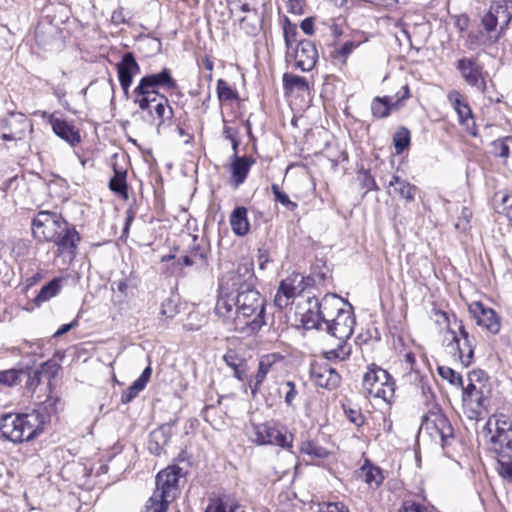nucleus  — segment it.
<instances>
[{"label":"nucleus","instance_id":"1","mask_svg":"<svg viewBox=\"0 0 512 512\" xmlns=\"http://www.w3.org/2000/svg\"><path fill=\"white\" fill-rule=\"evenodd\" d=\"M43 425V416L37 411L24 414L8 413L0 417V435L13 443H22L34 439L41 433Z\"/></svg>","mask_w":512,"mask_h":512},{"label":"nucleus","instance_id":"2","mask_svg":"<svg viewBox=\"0 0 512 512\" xmlns=\"http://www.w3.org/2000/svg\"><path fill=\"white\" fill-rule=\"evenodd\" d=\"M489 449L499 457V464L512 460V422L504 414L490 417L484 427Z\"/></svg>","mask_w":512,"mask_h":512},{"label":"nucleus","instance_id":"3","mask_svg":"<svg viewBox=\"0 0 512 512\" xmlns=\"http://www.w3.org/2000/svg\"><path fill=\"white\" fill-rule=\"evenodd\" d=\"M160 88L174 90L178 88L176 80L172 77L171 71L167 68L158 73L147 74L143 76L132 92L133 103H138L146 107L150 96H161Z\"/></svg>","mask_w":512,"mask_h":512},{"label":"nucleus","instance_id":"4","mask_svg":"<svg viewBox=\"0 0 512 512\" xmlns=\"http://www.w3.org/2000/svg\"><path fill=\"white\" fill-rule=\"evenodd\" d=\"M362 387L368 397L390 403L395 394V381L383 368L376 364L368 366L363 375Z\"/></svg>","mask_w":512,"mask_h":512},{"label":"nucleus","instance_id":"5","mask_svg":"<svg viewBox=\"0 0 512 512\" xmlns=\"http://www.w3.org/2000/svg\"><path fill=\"white\" fill-rule=\"evenodd\" d=\"M134 104L138 109L132 113V116L139 117L150 126L155 125L158 130L167 122H170L174 116L173 109L165 95L150 96L147 108L142 107L139 102Z\"/></svg>","mask_w":512,"mask_h":512},{"label":"nucleus","instance_id":"6","mask_svg":"<svg viewBox=\"0 0 512 512\" xmlns=\"http://www.w3.org/2000/svg\"><path fill=\"white\" fill-rule=\"evenodd\" d=\"M256 277L253 262L240 263L235 271L229 272L220 283V289L226 296L249 292L255 289Z\"/></svg>","mask_w":512,"mask_h":512},{"label":"nucleus","instance_id":"7","mask_svg":"<svg viewBox=\"0 0 512 512\" xmlns=\"http://www.w3.org/2000/svg\"><path fill=\"white\" fill-rule=\"evenodd\" d=\"M462 389L463 404L474 413H480L481 409L486 408L489 402L490 388L479 378V373L469 374V383Z\"/></svg>","mask_w":512,"mask_h":512},{"label":"nucleus","instance_id":"8","mask_svg":"<svg viewBox=\"0 0 512 512\" xmlns=\"http://www.w3.org/2000/svg\"><path fill=\"white\" fill-rule=\"evenodd\" d=\"M181 477H183V471L177 465H170L161 470L155 479L154 500L160 498L171 503L177 497Z\"/></svg>","mask_w":512,"mask_h":512},{"label":"nucleus","instance_id":"9","mask_svg":"<svg viewBox=\"0 0 512 512\" xmlns=\"http://www.w3.org/2000/svg\"><path fill=\"white\" fill-rule=\"evenodd\" d=\"M65 219L56 212L39 211L32 220V233L40 242H50L56 237Z\"/></svg>","mask_w":512,"mask_h":512},{"label":"nucleus","instance_id":"10","mask_svg":"<svg viewBox=\"0 0 512 512\" xmlns=\"http://www.w3.org/2000/svg\"><path fill=\"white\" fill-rule=\"evenodd\" d=\"M31 121L23 113H9L0 122L1 138L4 141L22 140L28 131H32Z\"/></svg>","mask_w":512,"mask_h":512},{"label":"nucleus","instance_id":"11","mask_svg":"<svg viewBox=\"0 0 512 512\" xmlns=\"http://www.w3.org/2000/svg\"><path fill=\"white\" fill-rule=\"evenodd\" d=\"M421 428L426 429L432 437H439L442 447L450 445L454 438V429L448 418L442 413H430L423 416Z\"/></svg>","mask_w":512,"mask_h":512},{"label":"nucleus","instance_id":"12","mask_svg":"<svg viewBox=\"0 0 512 512\" xmlns=\"http://www.w3.org/2000/svg\"><path fill=\"white\" fill-rule=\"evenodd\" d=\"M211 247L210 242L205 237L199 238L193 236L192 244L189 246L185 255L181 257L179 263L184 266L196 265L198 268H207L209 266V255Z\"/></svg>","mask_w":512,"mask_h":512},{"label":"nucleus","instance_id":"13","mask_svg":"<svg viewBox=\"0 0 512 512\" xmlns=\"http://www.w3.org/2000/svg\"><path fill=\"white\" fill-rule=\"evenodd\" d=\"M235 299L238 317L249 318L256 314L254 320L263 318L265 312L264 300L256 289L235 295Z\"/></svg>","mask_w":512,"mask_h":512},{"label":"nucleus","instance_id":"14","mask_svg":"<svg viewBox=\"0 0 512 512\" xmlns=\"http://www.w3.org/2000/svg\"><path fill=\"white\" fill-rule=\"evenodd\" d=\"M81 237L75 227L69 224L66 220L61 228L56 233V237L50 242H53L57 247L58 255L67 254L70 258L76 255L77 246Z\"/></svg>","mask_w":512,"mask_h":512},{"label":"nucleus","instance_id":"15","mask_svg":"<svg viewBox=\"0 0 512 512\" xmlns=\"http://www.w3.org/2000/svg\"><path fill=\"white\" fill-rule=\"evenodd\" d=\"M118 80L123 91L124 97H130V87L133 77L140 73V66L132 52H127L122 56L120 62L116 64Z\"/></svg>","mask_w":512,"mask_h":512},{"label":"nucleus","instance_id":"16","mask_svg":"<svg viewBox=\"0 0 512 512\" xmlns=\"http://www.w3.org/2000/svg\"><path fill=\"white\" fill-rule=\"evenodd\" d=\"M310 375L317 386L328 390L336 389L341 382L340 374L326 362H312Z\"/></svg>","mask_w":512,"mask_h":512},{"label":"nucleus","instance_id":"17","mask_svg":"<svg viewBox=\"0 0 512 512\" xmlns=\"http://www.w3.org/2000/svg\"><path fill=\"white\" fill-rule=\"evenodd\" d=\"M293 50L295 67L303 72L311 71L318 60L316 45L311 40H300Z\"/></svg>","mask_w":512,"mask_h":512},{"label":"nucleus","instance_id":"18","mask_svg":"<svg viewBox=\"0 0 512 512\" xmlns=\"http://www.w3.org/2000/svg\"><path fill=\"white\" fill-rule=\"evenodd\" d=\"M304 290L303 277L299 274L291 275L280 282L274 298V304L279 309L285 308L297 294Z\"/></svg>","mask_w":512,"mask_h":512},{"label":"nucleus","instance_id":"19","mask_svg":"<svg viewBox=\"0 0 512 512\" xmlns=\"http://www.w3.org/2000/svg\"><path fill=\"white\" fill-rule=\"evenodd\" d=\"M457 69L467 84L484 91L486 83L483 76V67L476 58L459 59Z\"/></svg>","mask_w":512,"mask_h":512},{"label":"nucleus","instance_id":"20","mask_svg":"<svg viewBox=\"0 0 512 512\" xmlns=\"http://www.w3.org/2000/svg\"><path fill=\"white\" fill-rule=\"evenodd\" d=\"M302 325L297 326L298 329L305 327L306 329H320L322 323L326 324L329 334L339 340V344L346 345V341L353 334V325L356 322H301Z\"/></svg>","mask_w":512,"mask_h":512},{"label":"nucleus","instance_id":"21","mask_svg":"<svg viewBox=\"0 0 512 512\" xmlns=\"http://www.w3.org/2000/svg\"><path fill=\"white\" fill-rule=\"evenodd\" d=\"M341 299L333 296L331 300L325 299L323 302L314 301V307L317 308V320H336V317H341L343 314H347V318H350L353 314L352 306H349L350 310L345 311L342 307Z\"/></svg>","mask_w":512,"mask_h":512},{"label":"nucleus","instance_id":"22","mask_svg":"<svg viewBox=\"0 0 512 512\" xmlns=\"http://www.w3.org/2000/svg\"><path fill=\"white\" fill-rule=\"evenodd\" d=\"M255 162L256 160L252 156H239L236 154L231 156V182L236 187L245 182L250 168Z\"/></svg>","mask_w":512,"mask_h":512},{"label":"nucleus","instance_id":"23","mask_svg":"<svg viewBox=\"0 0 512 512\" xmlns=\"http://www.w3.org/2000/svg\"><path fill=\"white\" fill-rule=\"evenodd\" d=\"M48 122L52 126L53 132L71 146H75L81 141L79 132L66 120L57 118L54 114H51L48 116Z\"/></svg>","mask_w":512,"mask_h":512},{"label":"nucleus","instance_id":"24","mask_svg":"<svg viewBox=\"0 0 512 512\" xmlns=\"http://www.w3.org/2000/svg\"><path fill=\"white\" fill-rule=\"evenodd\" d=\"M388 186L393 189L389 191L390 195H397L399 198L404 199L406 202H413L415 200L418 187L411 184L407 180L398 175H393L388 183Z\"/></svg>","mask_w":512,"mask_h":512},{"label":"nucleus","instance_id":"25","mask_svg":"<svg viewBox=\"0 0 512 512\" xmlns=\"http://www.w3.org/2000/svg\"><path fill=\"white\" fill-rule=\"evenodd\" d=\"M450 323L451 322H448V324ZM465 331L464 326L459 325L458 322H453V325H448L447 328L442 331V345L448 354L456 353L459 349V341Z\"/></svg>","mask_w":512,"mask_h":512},{"label":"nucleus","instance_id":"26","mask_svg":"<svg viewBox=\"0 0 512 512\" xmlns=\"http://www.w3.org/2000/svg\"><path fill=\"white\" fill-rule=\"evenodd\" d=\"M448 100L456 111L460 124L468 126L469 122L474 123L472 111L460 92L451 91L448 94Z\"/></svg>","mask_w":512,"mask_h":512},{"label":"nucleus","instance_id":"27","mask_svg":"<svg viewBox=\"0 0 512 512\" xmlns=\"http://www.w3.org/2000/svg\"><path fill=\"white\" fill-rule=\"evenodd\" d=\"M359 477L371 489L380 487L384 480L382 470L378 466L373 465L369 460H365L364 464L361 466Z\"/></svg>","mask_w":512,"mask_h":512},{"label":"nucleus","instance_id":"28","mask_svg":"<svg viewBox=\"0 0 512 512\" xmlns=\"http://www.w3.org/2000/svg\"><path fill=\"white\" fill-rule=\"evenodd\" d=\"M278 356L276 354L263 355L259 361L258 371L253 380L249 382L252 394L257 393L263 381L265 380L272 365L276 362Z\"/></svg>","mask_w":512,"mask_h":512},{"label":"nucleus","instance_id":"29","mask_svg":"<svg viewBox=\"0 0 512 512\" xmlns=\"http://www.w3.org/2000/svg\"><path fill=\"white\" fill-rule=\"evenodd\" d=\"M474 339L470 337L467 331L464 332L463 337L459 341V349L456 353H451L450 355L455 359L459 360L465 367H468L473 360L474 356Z\"/></svg>","mask_w":512,"mask_h":512},{"label":"nucleus","instance_id":"30","mask_svg":"<svg viewBox=\"0 0 512 512\" xmlns=\"http://www.w3.org/2000/svg\"><path fill=\"white\" fill-rule=\"evenodd\" d=\"M248 210L244 206H237L231 213L229 221L232 231L237 236H245L250 229L247 218Z\"/></svg>","mask_w":512,"mask_h":512},{"label":"nucleus","instance_id":"31","mask_svg":"<svg viewBox=\"0 0 512 512\" xmlns=\"http://www.w3.org/2000/svg\"><path fill=\"white\" fill-rule=\"evenodd\" d=\"M490 9L499 19L502 32L512 20V0H493Z\"/></svg>","mask_w":512,"mask_h":512},{"label":"nucleus","instance_id":"32","mask_svg":"<svg viewBox=\"0 0 512 512\" xmlns=\"http://www.w3.org/2000/svg\"><path fill=\"white\" fill-rule=\"evenodd\" d=\"M64 278L56 277L45 284L34 298V303L39 306L57 296L63 287Z\"/></svg>","mask_w":512,"mask_h":512},{"label":"nucleus","instance_id":"33","mask_svg":"<svg viewBox=\"0 0 512 512\" xmlns=\"http://www.w3.org/2000/svg\"><path fill=\"white\" fill-rule=\"evenodd\" d=\"M276 428L271 422L253 424V441L258 445H269Z\"/></svg>","mask_w":512,"mask_h":512},{"label":"nucleus","instance_id":"34","mask_svg":"<svg viewBox=\"0 0 512 512\" xmlns=\"http://www.w3.org/2000/svg\"><path fill=\"white\" fill-rule=\"evenodd\" d=\"M169 441V437L166 434L165 427L162 426L160 429L153 431L150 434L149 450L154 455H161L163 447Z\"/></svg>","mask_w":512,"mask_h":512},{"label":"nucleus","instance_id":"35","mask_svg":"<svg viewBox=\"0 0 512 512\" xmlns=\"http://www.w3.org/2000/svg\"><path fill=\"white\" fill-rule=\"evenodd\" d=\"M283 87L287 92H293L294 90L304 92L309 89L308 82L304 77L291 73L283 75Z\"/></svg>","mask_w":512,"mask_h":512},{"label":"nucleus","instance_id":"36","mask_svg":"<svg viewBox=\"0 0 512 512\" xmlns=\"http://www.w3.org/2000/svg\"><path fill=\"white\" fill-rule=\"evenodd\" d=\"M109 188L112 192L127 197L126 172L114 168V176L109 181Z\"/></svg>","mask_w":512,"mask_h":512},{"label":"nucleus","instance_id":"37","mask_svg":"<svg viewBox=\"0 0 512 512\" xmlns=\"http://www.w3.org/2000/svg\"><path fill=\"white\" fill-rule=\"evenodd\" d=\"M299 450L302 454H306L316 459H324L329 454L326 448L318 445L316 442L311 440L303 441L300 444Z\"/></svg>","mask_w":512,"mask_h":512},{"label":"nucleus","instance_id":"38","mask_svg":"<svg viewBox=\"0 0 512 512\" xmlns=\"http://www.w3.org/2000/svg\"><path fill=\"white\" fill-rule=\"evenodd\" d=\"M469 311L475 320H497L496 312L481 302H473L469 305Z\"/></svg>","mask_w":512,"mask_h":512},{"label":"nucleus","instance_id":"39","mask_svg":"<svg viewBox=\"0 0 512 512\" xmlns=\"http://www.w3.org/2000/svg\"><path fill=\"white\" fill-rule=\"evenodd\" d=\"M389 97H375L371 103V112L374 117L384 118L390 114Z\"/></svg>","mask_w":512,"mask_h":512},{"label":"nucleus","instance_id":"40","mask_svg":"<svg viewBox=\"0 0 512 512\" xmlns=\"http://www.w3.org/2000/svg\"><path fill=\"white\" fill-rule=\"evenodd\" d=\"M410 131L405 128H399L393 136V144L397 154H401L410 145Z\"/></svg>","mask_w":512,"mask_h":512},{"label":"nucleus","instance_id":"41","mask_svg":"<svg viewBox=\"0 0 512 512\" xmlns=\"http://www.w3.org/2000/svg\"><path fill=\"white\" fill-rule=\"evenodd\" d=\"M293 443V435L286 431L280 430L278 427L272 436L271 443L269 445H276L283 449H291Z\"/></svg>","mask_w":512,"mask_h":512},{"label":"nucleus","instance_id":"42","mask_svg":"<svg viewBox=\"0 0 512 512\" xmlns=\"http://www.w3.org/2000/svg\"><path fill=\"white\" fill-rule=\"evenodd\" d=\"M437 370L439 375L443 379L447 380L450 384L460 388L463 387L464 383L462 376L456 371H454L452 368L447 366H439Z\"/></svg>","mask_w":512,"mask_h":512},{"label":"nucleus","instance_id":"43","mask_svg":"<svg viewBox=\"0 0 512 512\" xmlns=\"http://www.w3.org/2000/svg\"><path fill=\"white\" fill-rule=\"evenodd\" d=\"M217 94L220 101H231L238 98V93L223 79L217 81Z\"/></svg>","mask_w":512,"mask_h":512},{"label":"nucleus","instance_id":"44","mask_svg":"<svg viewBox=\"0 0 512 512\" xmlns=\"http://www.w3.org/2000/svg\"><path fill=\"white\" fill-rule=\"evenodd\" d=\"M324 358L328 361H343L350 355V347L344 344H338L337 348L325 351Z\"/></svg>","mask_w":512,"mask_h":512},{"label":"nucleus","instance_id":"45","mask_svg":"<svg viewBox=\"0 0 512 512\" xmlns=\"http://www.w3.org/2000/svg\"><path fill=\"white\" fill-rule=\"evenodd\" d=\"M271 190L274 195L275 201L281 203L289 211H294L298 207L297 203L291 201L289 196L281 190L278 184H272Z\"/></svg>","mask_w":512,"mask_h":512},{"label":"nucleus","instance_id":"46","mask_svg":"<svg viewBox=\"0 0 512 512\" xmlns=\"http://www.w3.org/2000/svg\"><path fill=\"white\" fill-rule=\"evenodd\" d=\"M22 370L9 369L0 371V384L12 387L20 383V375Z\"/></svg>","mask_w":512,"mask_h":512},{"label":"nucleus","instance_id":"47","mask_svg":"<svg viewBox=\"0 0 512 512\" xmlns=\"http://www.w3.org/2000/svg\"><path fill=\"white\" fill-rule=\"evenodd\" d=\"M358 46L354 41H346L340 48H336L332 52V57L338 59L342 64H345L349 55Z\"/></svg>","mask_w":512,"mask_h":512},{"label":"nucleus","instance_id":"48","mask_svg":"<svg viewBox=\"0 0 512 512\" xmlns=\"http://www.w3.org/2000/svg\"><path fill=\"white\" fill-rule=\"evenodd\" d=\"M283 35L285 45L288 50L293 49V44L299 42L297 41V27L295 24H292L288 19H286V24L283 27Z\"/></svg>","mask_w":512,"mask_h":512},{"label":"nucleus","instance_id":"49","mask_svg":"<svg viewBox=\"0 0 512 512\" xmlns=\"http://www.w3.org/2000/svg\"><path fill=\"white\" fill-rule=\"evenodd\" d=\"M495 210L505 215L512 225V194L503 195L501 201L495 205Z\"/></svg>","mask_w":512,"mask_h":512},{"label":"nucleus","instance_id":"50","mask_svg":"<svg viewBox=\"0 0 512 512\" xmlns=\"http://www.w3.org/2000/svg\"><path fill=\"white\" fill-rule=\"evenodd\" d=\"M495 153L498 157L507 159L512 155V136L506 137L499 142H494Z\"/></svg>","mask_w":512,"mask_h":512},{"label":"nucleus","instance_id":"51","mask_svg":"<svg viewBox=\"0 0 512 512\" xmlns=\"http://www.w3.org/2000/svg\"><path fill=\"white\" fill-rule=\"evenodd\" d=\"M170 502L164 499L156 498L154 500V494L149 498L145 505L144 512H166Z\"/></svg>","mask_w":512,"mask_h":512},{"label":"nucleus","instance_id":"52","mask_svg":"<svg viewBox=\"0 0 512 512\" xmlns=\"http://www.w3.org/2000/svg\"><path fill=\"white\" fill-rule=\"evenodd\" d=\"M223 360L227 366L232 369H236L237 367H242L244 364V359L232 349H229L223 356Z\"/></svg>","mask_w":512,"mask_h":512},{"label":"nucleus","instance_id":"53","mask_svg":"<svg viewBox=\"0 0 512 512\" xmlns=\"http://www.w3.org/2000/svg\"><path fill=\"white\" fill-rule=\"evenodd\" d=\"M144 388L135 381L121 394V402L127 404L131 402Z\"/></svg>","mask_w":512,"mask_h":512},{"label":"nucleus","instance_id":"54","mask_svg":"<svg viewBox=\"0 0 512 512\" xmlns=\"http://www.w3.org/2000/svg\"><path fill=\"white\" fill-rule=\"evenodd\" d=\"M500 25L499 19L493 14L491 9L483 16L482 25L484 29L490 33L496 30L497 25Z\"/></svg>","mask_w":512,"mask_h":512},{"label":"nucleus","instance_id":"55","mask_svg":"<svg viewBox=\"0 0 512 512\" xmlns=\"http://www.w3.org/2000/svg\"><path fill=\"white\" fill-rule=\"evenodd\" d=\"M320 512H349L343 502H327L320 505Z\"/></svg>","mask_w":512,"mask_h":512},{"label":"nucleus","instance_id":"56","mask_svg":"<svg viewBox=\"0 0 512 512\" xmlns=\"http://www.w3.org/2000/svg\"><path fill=\"white\" fill-rule=\"evenodd\" d=\"M232 312V308L228 305L224 300H218L215 307V314L219 318H224L226 320L231 319L230 313Z\"/></svg>","mask_w":512,"mask_h":512},{"label":"nucleus","instance_id":"57","mask_svg":"<svg viewBox=\"0 0 512 512\" xmlns=\"http://www.w3.org/2000/svg\"><path fill=\"white\" fill-rule=\"evenodd\" d=\"M399 512H430L423 505L414 501H404Z\"/></svg>","mask_w":512,"mask_h":512},{"label":"nucleus","instance_id":"58","mask_svg":"<svg viewBox=\"0 0 512 512\" xmlns=\"http://www.w3.org/2000/svg\"><path fill=\"white\" fill-rule=\"evenodd\" d=\"M205 512H228L226 504L219 498L210 499Z\"/></svg>","mask_w":512,"mask_h":512},{"label":"nucleus","instance_id":"59","mask_svg":"<svg viewBox=\"0 0 512 512\" xmlns=\"http://www.w3.org/2000/svg\"><path fill=\"white\" fill-rule=\"evenodd\" d=\"M344 411L350 422L358 427L362 426L364 423V418L360 411L351 408L345 409Z\"/></svg>","mask_w":512,"mask_h":512},{"label":"nucleus","instance_id":"60","mask_svg":"<svg viewBox=\"0 0 512 512\" xmlns=\"http://www.w3.org/2000/svg\"><path fill=\"white\" fill-rule=\"evenodd\" d=\"M329 269L326 267L325 264L320 266L313 267L312 275L314 277V281L324 282L328 277Z\"/></svg>","mask_w":512,"mask_h":512},{"label":"nucleus","instance_id":"61","mask_svg":"<svg viewBox=\"0 0 512 512\" xmlns=\"http://www.w3.org/2000/svg\"><path fill=\"white\" fill-rule=\"evenodd\" d=\"M135 288L136 284L131 279H124L117 283V290L126 296L132 293Z\"/></svg>","mask_w":512,"mask_h":512},{"label":"nucleus","instance_id":"62","mask_svg":"<svg viewBox=\"0 0 512 512\" xmlns=\"http://www.w3.org/2000/svg\"><path fill=\"white\" fill-rule=\"evenodd\" d=\"M305 0H288L289 12L295 15L304 13Z\"/></svg>","mask_w":512,"mask_h":512},{"label":"nucleus","instance_id":"63","mask_svg":"<svg viewBox=\"0 0 512 512\" xmlns=\"http://www.w3.org/2000/svg\"><path fill=\"white\" fill-rule=\"evenodd\" d=\"M223 122H224L223 130H222L223 137L229 141L237 138L239 136V130L235 127L229 126L225 119L223 120Z\"/></svg>","mask_w":512,"mask_h":512},{"label":"nucleus","instance_id":"64","mask_svg":"<svg viewBox=\"0 0 512 512\" xmlns=\"http://www.w3.org/2000/svg\"><path fill=\"white\" fill-rule=\"evenodd\" d=\"M257 260L259 263V269L264 270L266 268V264L269 262V252L266 248H259Z\"/></svg>","mask_w":512,"mask_h":512}]
</instances>
